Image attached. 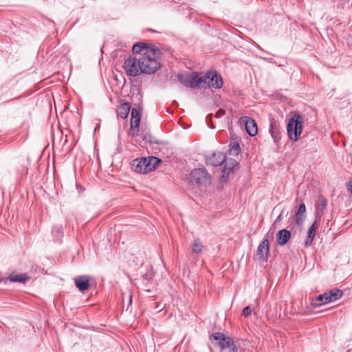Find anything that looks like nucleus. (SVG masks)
I'll return each instance as SVG.
<instances>
[{"instance_id": "5", "label": "nucleus", "mask_w": 352, "mask_h": 352, "mask_svg": "<svg viewBox=\"0 0 352 352\" xmlns=\"http://www.w3.org/2000/svg\"><path fill=\"white\" fill-rule=\"evenodd\" d=\"M139 58L138 52H133V54L125 60L123 67L127 76L135 77L144 74Z\"/></svg>"}, {"instance_id": "30", "label": "nucleus", "mask_w": 352, "mask_h": 352, "mask_svg": "<svg viewBox=\"0 0 352 352\" xmlns=\"http://www.w3.org/2000/svg\"><path fill=\"white\" fill-rule=\"evenodd\" d=\"M219 113H222V114H223V113H224V112H223V111H221V110H219V111H218V113H217L219 114Z\"/></svg>"}, {"instance_id": "12", "label": "nucleus", "mask_w": 352, "mask_h": 352, "mask_svg": "<svg viewBox=\"0 0 352 352\" xmlns=\"http://www.w3.org/2000/svg\"><path fill=\"white\" fill-rule=\"evenodd\" d=\"M131 130L133 131V135H137L139 131L140 122L141 118L140 113L135 108H133L131 113Z\"/></svg>"}, {"instance_id": "13", "label": "nucleus", "mask_w": 352, "mask_h": 352, "mask_svg": "<svg viewBox=\"0 0 352 352\" xmlns=\"http://www.w3.org/2000/svg\"><path fill=\"white\" fill-rule=\"evenodd\" d=\"M245 126L247 133L250 136H255L257 134L258 129L256 122L251 118L245 117Z\"/></svg>"}, {"instance_id": "20", "label": "nucleus", "mask_w": 352, "mask_h": 352, "mask_svg": "<svg viewBox=\"0 0 352 352\" xmlns=\"http://www.w3.org/2000/svg\"><path fill=\"white\" fill-rule=\"evenodd\" d=\"M8 279L11 282L14 283H25L27 280L29 279V277L25 274H12Z\"/></svg>"}, {"instance_id": "17", "label": "nucleus", "mask_w": 352, "mask_h": 352, "mask_svg": "<svg viewBox=\"0 0 352 352\" xmlns=\"http://www.w3.org/2000/svg\"><path fill=\"white\" fill-rule=\"evenodd\" d=\"M269 131L274 139V142L277 143L281 138V134L279 130L278 124L276 121L272 120Z\"/></svg>"}, {"instance_id": "24", "label": "nucleus", "mask_w": 352, "mask_h": 352, "mask_svg": "<svg viewBox=\"0 0 352 352\" xmlns=\"http://www.w3.org/2000/svg\"><path fill=\"white\" fill-rule=\"evenodd\" d=\"M203 245L199 239H195L192 243V249L193 252L199 254L202 250Z\"/></svg>"}, {"instance_id": "21", "label": "nucleus", "mask_w": 352, "mask_h": 352, "mask_svg": "<svg viewBox=\"0 0 352 352\" xmlns=\"http://www.w3.org/2000/svg\"><path fill=\"white\" fill-rule=\"evenodd\" d=\"M305 212H306L305 205V204H301L299 206L298 210L296 212V222L298 224H300L302 222L303 216L305 215Z\"/></svg>"}, {"instance_id": "14", "label": "nucleus", "mask_w": 352, "mask_h": 352, "mask_svg": "<svg viewBox=\"0 0 352 352\" xmlns=\"http://www.w3.org/2000/svg\"><path fill=\"white\" fill-rule=\"evenodd\" d=\"M290 238L291 232L286 229L280 230L276 234L277 243L280 246L285 245Z\"/></svg>"}, {"instance_id": "8", "label": "nucleus", "mask_w": 352, "mask_h": 352, "mask_svg": "<svg viewBox=\"0 0 352 352\" xmlns=\"http://www.w3.org/2000/svg\"><path fill=\"white\" fill-rule=\"evenodd\" d=\"M201 78L204 80L203 84H206L210 88L218 89L222 87L223 79L217 72H208Z\"/></svg>"}, {"instance_id": "28", "label": "nucleus", "mask_w": 352, "mask_h": 352, "mask_svg": "<svg viewBox=\"0 0 352 352\" xmlns=\"http://www.w3.org/2000/svg\"><path fill=\"white\" fill-rule=\"evenodd\" d=\"M132 303V294L131 292H129V305Z\"/></svg>"}, {"instance_id": "26", "label": "nucleus", "mask_w": 352, "mask_h": 352, "mask_svg": "<svg viewBox=\"0 0 352 352\" xmlns=\"http://www.w3.org/2000/svg\"><path fill=\"white\" fill-rule=\"evenodd\" d=\"M252 312V309L250 308V306H246L243 308V311H242V314L245 316V317H248L250 315Z\"/></svg>"}, {"instance_id": "22", "label": "nucleus", "mask_w": 352, "mask_h": 352, "mask_svg": "<svg viewBox=\"0 0 352 352\" xmlns=\"http://www.w3.org/2000/svg\"><path fill=\"white\" fill-rule=\"evenodd\" d=\"M327 201L324 197H320L318 201L316 202V210L319 212H322L327 208Z\"/></svg>"}, {"instance_id": "10", "label": "nucleus", "mask_w": 352, "mask_h": 352, "mask_svg": "<svg viewBox=\"0 0 352 352\" xmlns=\"http://www.w3.org/2000/svg\"><path fill=\"white\" fill-rule=\"evenodd\" d=\"M226 155L221 152H214L211 155L206 157L207 166H219L222 165L226 160Z\"/></svg>"}, {"instance_id": "25", "label": "nucleus", "mask_w": 352, "mask_h": 352, "mask_svg": "<svg viewBox=\"0 0 352 352\" xmlns=\"http://www.w3.org/2000/svg\"><path fill=\"white\" fill-rule=\"evenodd\" d=\"M326 294H325V292L324 294H320L319 296H318L316 300L318 301H319V303L318 304H316V306H320V305H325V304H327L328 302H326Z\"/></svg>"}, {"instance_id": "9", "label": "nucleus", "mask_w": 352, "mask_h": 352, "mask_svg": "<svg viewBox=\"0 0 352 352\" xmlns=\"http://www.w3.org/2000/svg\"><path fill=\"white\" fill-rule=\"evenodd\" d=\"M269 246L268 234H267L257 249L256 254L260 261L266 262L268 260L270 254Z\"/></svg>"}, {"instance_id": "29", "label": "nucleus", "mask_w": 352, "mask_h": 352, "mask_svg": "<svg viewBox=\"0 0 352 352\" xmlns=\"http://www.w3.org/2000/svg\"><path fill=\"white\" fill-rule=\"evenodd\" d=\"M349 190H350L351 193H352V182L349 183Z\"/></svg>"}, {"instance_id": "4", "label": "nucleus", "mask_w": 352, "mask_h": 352, "mask_svg": "<svg viewBox=\"0 0 352 352\" xmlns=\"http://www.w3.org/2000/svg\"><path fill=\"white\" fill-rule=\"evenodd\" d=\"M160 162L161 160L154 156L137 159L133 161L134 170L136 173L145 174L155 169Z\"/></svg>"}, {"instance_id": "2", "label": "nucleus", "mask_w": 352, "mask_h": 352, "mask_svg": "<svg viewBox=\"0 0 352 352\" xmlns=\"http://www.w3.org/2000/svg\"><path fill=\"white\" fill-rule=\"evenodd\" d=\"M188 185L191 188L205 190L211 184V175L204 168H197L192 170L187 178Z\"/></svg>"}, {"instance_id": "23", "label": "nucleus", "mask_w": 352, "mask_h": 352, "mask_svg": "<svg viewBox=\"0 0 352 352\" xmlns=\"http://www.w3.org/2000/svg\"><path fill=\"white\" fill-rule=\"evenodd\" d=\"M230 155H237L240 151L241 148L239 142H232L230 144Z\"/></svg>"}, {"instance_id": "18", "label": "nucleus", "mask_w": 352, "mask_h": 352, "mask_svg": "<svg viewBox=\"0 0 352 352\" xmlns=\"http://www.w3.org/2000/svg\"><path fill=\"white\" fill-rule=\"evenodd\" d=\"M130 112V104L124 102L121 104L117 109V116L118 118L125 119L128 117Z\"/></svg>"}, {"instance_id": "27", "label": "nucleus", "mask_w": 352, "mask_h": 352, "mask_svg": "<svg viewBox=\"0 0 352 352\" xmlns=\"http://www.w3.org/2000/svg\"><path fill=\"white\" fill-rule=\"evenodd\" d=\"M142 276L144 277V279H146L147 280H151L153 278V275L151 273L150 274L146 273L144 275H143Z\"/></svg>"}, {"instance_id": "16", "label": "nucleus", "mask_w": 352, "mask_h": 352, "mask_svg": "<svg viewBox=\"0 0 352 352\" xmlns=\"http://www.w3.org/2000/svg\"><path fill=\"white\" fill-rule=\"evenodd\" d=\"M325 294L327 295L325 297L327 300L326 302L330 303L335 302L336 300L341 298L343 293L342 290L337 288H334L328 292H326Z\"/></svg>"}, {"instance_id": "6", "label": "nucleus", "mask_w": 352, "mask_h": 352, "mask_svg": "<svg viewBox=\"0 0 352 352\" xmlns=\"http://www.w3.org/2000/svg\"><path fill=\"white\" fill-rule=\"evenodd\" d=\"M210 340H215L221 350L228 349V352H238L233 339L220 332H216L210 336Z\"/></svg>"}, {"instance_id": "19", "label": "nucleus", "mask_w": 352, "mask_h": 352, "mask_svg": "<svg viewBox=\"0 0 352 352\" xmlns=\"http://www.w3.org/2000/svg\"><path fill=\"white\" fill-rule=\"evenodd\" d=\"M316 223L314 222L313 224L309 228L307 232V236L306 240L305 241L304 245L305 247H309L312 244L314 238L316 235Z\"/></svg>"}, {"instance_id": "7", "label": "nucleus", "mask_w": 352, "mask_h": 352, "mask_svg": "<svg viewBox=\"0 0 352 352\" xmlns=\"http://www.w3.org/2000/svg\"><path fill=\"white\" fill-rule=\"evenodd\" d=\"M178 80L186 87L197 88L204 82V79L197 72H193L188 74H179Z\"/></svg>"}, {"instance_id": "3", "label": "nucleus", "mask_w": 352, "mask_h": 352, "mask_svg": "<svg viewBox=\"0 0 352 352\" xmlns=\"http://www.w3.org/2000/svg\"><path fill=\"white\" fill-rule=\"evenodd\" d=\"M302 132V118L298 113H295L289 120L287 124V133L289 139L297 142Z\"/></svg>"}, {"instance_id": "1", "label": "nucleus", "mask_w": 352, "mask_h": 352, "mask_svg": "<svg viewBox=\"0 0 352 352\" xmlns=\"http://www.w3.org/2000/svg\"><path fill=\"white\" fill-rule=\"evenodd\" d=\"M133 52L139 54V61L144 74H153L161 68L162 52L153 44L138 43L133 46Z\"/></svg>"}, {"instance_id": "15", "label": "nucleus", "mask_w": 352, "mask_h": 352, "mask_svg": "<svg viewBox=\"0 0 352 352\" xmlns=\"http://www.w3.org/2000/svg\"><path fill=\"white\" fill-rule=\"evenodd\" d=\"M75 285L80 292H84L89 287V278L87 276H80L75 279Z\"/></svg>"}, {"instance_id": "11", "label": "nucleus", "mask_w": 352, "mask_h": 352, "mask_svg": "<svg viewBox=\"0 0 352 352\" xmlns=\"http://www.w3.org/2000/svg\"><path fill=\"white\" fill-rule=\"evenodd\" d=\"M225 164H224V167H223V170H222V175H221V182H225L230 173H233L234 172V169L236 166H238V162L235 160H226V162H224Z\"/></svg>"}]
</instances>
